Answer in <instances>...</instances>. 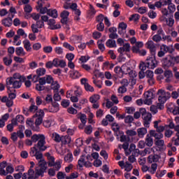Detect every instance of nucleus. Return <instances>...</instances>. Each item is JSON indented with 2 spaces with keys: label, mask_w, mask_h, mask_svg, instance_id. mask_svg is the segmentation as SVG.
Masks as SVG:
<instances>
[{
  "label": "nucleus",
  "mask_w": 179,
  "mask_h": 179,
  "mask_svg": "<svg viewBox=\"0 0 179 179\" xmlns=\"http://www.w3.org/2000/svg\"><path fill=\"white\" fill-rule=\"evenodd\" d=\"M36 142L38 143L35 144V146L37 147V149H38L40 152H45L48 148V147L45 145L47 143L45 141V136L41 134L32 135L31 140H27L26 145H27V146H31L33 143H36Z\"/></svg>",
  "instance_id": "f257e3e1"
},
{
  "label": "nucleus",
  "mask_w": 179,
  "mask_h": 179,
  "mask_svg": "<svg viewBox=\"0 0 179 179\" xmlns=\"http://www.w3.org/2000/svg\"><path fill=\"white\" fill-rule=\"evenodd\" d=\"M158 95V101L159 103H162V104L166 103L167 100L170 99L171 97V94L169 92H166V90L163 89H160L157 92Z\"/></svg>",
  "instance_id": "f03ea898"
},
{
  "label": "nucleus",
  "mask_w": 179,
  "mask_h": 179,
  "mask_svg": "<svg viewBox=\"0 0 179 179\" xmlns=\"http://www.w3.org/2000/svg\"><path fill=\"white\" fill-rule=\"evenodd\" d=\"M140 111L143 117L144 127L149 128L150 127V122H152V113H147L145 108H141Z\"/></svg>",
  "instance_id": "7ed1b4c3"
},
{
  "label": "nucleus",
  "mask_w": 179,
  "mask_h": 179,
  "mask_svg": "<svg viewBox=\"0 0 179 179\" xmlns=\"http://www.w3.org/2000/svg\"><path fill=\"white\" fill-rule=\"evenodd\" d=\"M174 51L175 50L173 46H168L167 45L162 44L160 45V50L157 53V57H159V58H163L167 52L173 54Z\"/></svg>",
  "instance_id": "20e7f679"
},
{
  "label": "nucleus",
  "mask_w": 179,
  "mask_h": 179,
  "mask_svg": "<svg viewBox=\"0 0 179 179\" xmlns=\"http://www.w3.org/2000/svg\"><path fill=\"white\" fill-rule=\"evenodd\" d=\"M24 81H20L17 80H13V78H7L6 80V85L9 90L10 85H13V89H20L22 87V83Z\"/></svg>",
  "instance_id": "39448f33"
},
{
  "label": "nucleus",
  "mask_w": 179,
  "mask_h": 179,
  "mask_svg": "<svg viewBox=\"0 0 179 179\" xmlns=\"http://www.w3.org/2000/svg\"><path fill=\"white\" fill-rule=\"evenodd\" d=\"M147 67L149 69H155L157 66V60H156V55L148 57L145 60Z\"/></svg>",
  "instance_id": "423d86ee"
},
{
  "label": "nucleus",
  "mask_w": 179,
  "mask_h": 179,
  "mask_svg": "<svg viewBox=\"0 0 179 179\" xmlns=\"http://www.w3.org/2000/svg\"><path fill=\"white\" fill-rule=\"evenodd\" d=\"M34 118H36L35 120L36 127H39L43 124V118H44V110H39L36 111V114L34 115Z\"/></svg>",
  "instance_id": "0eeeda50"
},
{
  "label": "nucleus",
  "mask_w": 179,
  "mask_h": 179,
  "mask_svg": "<svg viewBox=\"0 0 179 179\" xmlns=\"http://www.w3.org/2000/svg\"><path fill=\"white\" fill-rule=\"evenodd\" d=\"M89 159H90V155H87V157L85 155H82L78 161V166L82 169L83 166L85 167H89L90 162H89Z\"/></svg>",
  "instance_id": "6e6552de"
},
{
  "label": "nucleus",
  "mask_w": 179,
  "mask_h": 179,
  "mask_svg": "<svg viewBox=\"0 0 179 179\" xmlns=\"http://www.w3.org/2000/svg\"><path fill=\"white\" fill-rule=\"evenodd\" d=\"M145 47L150 50L151 55H156V50H157V48L156 47V44L155 42H153V41L148 40L145 43Z\"/></svg>",
  "instance_id": "1a4fd4ad"
},
{
  "label": "nucleus",
  "mask_w": 179,
  "mask_h": 179,
  "mask_svg": "<svg viewBox=\"0 0 179 179\" xmlns=\"http://www.w3.org/2000/svg\"><path fill=\"white\" fill-rule=\"evenodd\" d=\"M144 96L145 100L144 101L145 104H148V106H150L152 104V100L155 99V94H153V92L148 90L144 93Z\"/></svg>",
  "instance_id": "9d476101"
},
{
  "label": "nucleus",
  "mask_w": 179,
  "mask_h": 179,
  "mask_svg": "<svg viewBox=\"0 0 179 179\" xmlns=\"http://www.w3.org/2000/svg\"><path fill=\"white\" fill-rule=\"evenodd\" d=\"M15 17V14H8V17L6 18H4L1 20V24L3 26H5V27H10L12 24H13V21L12 19Z\"/></svg>",
  "instance_id": "9b49d317"
},
{
  "label": "nucleus",
  "mask_w": 179,
  "mask_h": 179,
  "mask_svg": "<svg viewBox=\"0 0 179 179\" xmlns=\"http://www.w3.org/2000/svg\"><path fill=\"white\" fill-rule=\"evenodd\" d=\"M127 71H130V69L124 65L122 66V67L117 66L114 69V72H115L117 75H120V73H122V75H128Z\"/></svg>",
  "instance_id": "f8f14e48"
},
{
  "label": "nucleus",
  "mask_w": 179,
  "mask_h": 179,
  "mask_svg": "<svg viewBox=\"0 0 179 179\" xmlns=\"http://www.w3.org/2000/svg\"><path fill=\"white\" fill-rule=\"evenodd\" d=\"M162 65L165 69L166 68L174 66V62L173 61L172 56H170V58L164 57L162 60Z\"/></svg>",
  "instance_id": "ddd939ff"
},
{
  "label": "nucleus",
  "mask_w": 179,
  "mask_h": 179,
  "mask_svg": "<svg viewBox=\"0 0 179 179\" xmlns=\"http://www.w3.org/2000/svg\"><path fill=\"white\" fill-rule=\"evenodd\" d=\"M118 165L121 169H124L125 171L129 172L134 169L132 164H130L128 162H124V161H120Z\"/></svg>",
  "instance_id": "4468645a"
},
{
  "label": "nucleus",
  "mask_w": 179,
  "mask_h": 179,
  "mask_svg": "<svg viewBox=\"0 0 179 179\" xmlns=\"http://www.w3.org/2000/svg\"><path fill=\"white\" fill-rule=\"evenodd\" d=\"M55 20L54 18L50 19L48 20V24L50 30H57V29H61V24H55Z\"/></svg>",
  "instance_id": "2eb2a0df"
},
{
  "label": "nucleus",
  "mask_w": 179,
  "mask_h": 179,
  "mask_svg": "<svg viewBox=\"0 0 179 179\" xmlns=\"http://www.w3.org/2000/svg\"><path fill=\"white\" fill-rule=\"evenodd\" d=\"M46 70L44 68H38L36 69V75L34 76V79L36 78V80L34 81V83H36V82H38V78L40 76H44L45 75Z\"/></svg>",
  "instance_id": "dca6fc26"
},
{
  "label": "nucleus",
  "mask_w": 179,
  "mask_h": 179,
  "mask_svg": "<svg viewBox=\"0 0 179 179\" xmlns=\"http://www.w3.org/2000/svg\"><path fill=\"white\" fill-rule=\"evenodd\" d=\"M44 110L49 111V113H58V111H59V104L57 102H52L51 106H49L48 109L45 108Z\"/></svg>",
  "instance_id": "f3484780"
},
{
  "label": "nucleus",
  "mask_w": 179,
  "mask_h": 179,
  "mask_svg": "<svg viewBox=\"0 0 179 179\" xmlns=\"http://www.w3.org/2000/svg\"><path fill=\"white\" fill-rule=\"evenodd\" d=\"M131 50V45L129 43H127L123 45V47L119 48L117 49V52H120L121 55L124 54V52H129Z\"/></svg>",
  "instance_id": "a211bd4d"
},
{
  "label": "nucleus",
  "mask_w": 179,
  "mask_h": 179,
  "mask_svg": "<svg viewBox=\"0 0 179 179\" xmlns=\"http://www.w3.org/2000/svg\"><path fill=\"white\" fill-rule=\"evenodd\" d=\"M22 179H36L34 177V170L29 169L27 173L22 174Z\"/></svg>",
  "instance_id": "6ab92c4d"
},
{
  "label": "nucleus",
  "mask_w": 179,
  "mask_h": 179,
  "mask_svg": "<svg viewBox=\"0 0 179 179\" xmlns=\"http://www.w3.org/2000/svg\"><path fill=\"white\" fill-rule=\"evenodd\" d=\"M149 134L150 136H153L154 138H155V139H157V141H159V139H163V133L157 132L155 130H150L149 131Z\"/></svg>",
  "instance_id": "aec40b11"
},
{
  "label": "nucleus",
  "mask_w": 179,
  "mask_h": 179,
  "mask_svg": "<svg viewBox=\"0 0 179 179\" xmlns=\"http://www.w3.org/2000/svg\"><path fill=\"white\" fill-rule=\"evenodd\" d=\"M12 120L14 125H17V124H23V122H24V117L22 115H17L15 118Z\"/></svg>",
  "instance_id": "412c9836"
},
{
  "label": "nucleus",
  "mask_w": 179,
  "mask_h": 179,
  "mask_svg": "<svg viewBox=\"0 0 179 179\" xmlns=\"http://www.w3.org/2000/svg\"><path fill=\"white\" fill-rule=\"evenodd\" d=\"M8 79H13V80L25 81L26 77L20 75L19 73H15L13 75V77L8 78Z\"/></svg>",
  "instance_id": "4be33fe9"
},
{
  "label": "nucleus",
  "mask_w": 179,
  "mask_h": 179,
  "mask_svg": "<svg viewBox=\"0 0 179 179\" xmlns=\"http://www.w3.org/2000/svg\"><path fill=\"white\" fill-rule=\"evenodd\" d=\"M164 76L166 77L165 82H166V83H170V82H171V78H173V71L170 70L165 71Z\"/></svg>",
  "instance_id": "5701e85b"
},
{
  "label": "nucleus",
  "mask_w": 179,
  "mask_h": 179,
  "mask_svg": "<svg viewBox=\"0 0 179 179\" xmlns=\"http://www.w3.org/2000/svg\"><path fill=\"white\" fill-rule=\"evenodd\" d=\"M138 138H143L148 134V129L146 127H141L137 129Z\"/></svg>",
  "instance_id": "b1692460"
},
{
  "label": "nucleus",
  "mask_w": 179,
  "mask_h": 179,
  "mask_svg": "<svg viewBox=\"0 0 179 179\" xmlns=\"http://www.w3.org/2000/svg\"><path fill=\"white\" fill-rule=\"evenodd\" d=\"M159 155H150L148 157V163L152 164V163H157L159 162Z\"/></svg>",
  "instance_id": "393cba45"
},
{
  "label": "nucleus",
  "mask_w": 179,
  "mask_h": 179,
  "mask_svg": "<svg viewBox=\"0 0 179 179\" xmlns=\"http://www.w3.org/2000/svg\"><path fill=\"white\" fill-rule=\"evenodd\" d=\"M71 136L66 135V136H62V139L60 142L62 143V145H68L71 143Z\"/></svg>",
  "instance_id": "a878e982"
},
{
  "label": "nucleus",
  "mask_w": 179,
  "mask_h": 179,
  "mask_svg": "<svg viewBox=\"0 0 179 179\" xmlns=\"http://www.w3.org/2000/svg\"><path fill=\"white\" fill-rule=\"evenodd\" d=\"M145 145L147 146H148L149 148H152V146H153V138H152V136L150 134H147L146 137H145Z\"/></svg>",
  "instance_id": "bb28decb"
},
{
  "label": "nucleus",
  "mask_w": 179,
  "mask_h": 179,
  "mask_svg": "<svg viewBox=\"0 0 179 179\" xmlns=\"http://www.w3.org/2000/svg\"><path fill=\"white\" fill-rule=\"evenodd\" d=\"M77 118H78V120H80L83 125H86V123L87 122V117L85 114L78 113L77 115Z\"/></svg>",
  "instance_id": "cd10ccee"
},
{
  "label": "nucleus",
  "mask_w": 179,
  "mask_h": 179,
  "mask_svg": "<svg viewBox=\"0 0 179 179\" xmlns=\"http://www.w3.org/2000/svg\"><path fill=\"white\" fill-rule=\"evenodd\" d=\"M22 44L24 45V48L26 50V51H31V43H30V41L25 39L22 41Z\"/></svg>",
  "instance_id": "c85d7f7f"
},
{
  "label": "nucleus",
  "mask_w": 179,
  "mask_h": 179,
  "mask_svg": "<svg viewBox=\"0 0 179 179\" xmlns=\"http://www.w3.org/2000/svg\"><path fill=\"white\" fill-rule=\"evenodd\" d=\"M106 45L108 48H115V47H117V43L113 39H108L106 43Z\"/></svg>",
  "instance_id": "c756f323"
},
{
  "label": "nucleus",
  "mask_w": 179,
  "mask_h": 179,
  "mask_svg": "<svg viewBox=\"0 0 179 179\" xmlns=\"http://www.w3.org/2000/svg\"><path fill=\"white\" fill-rule=\"evenodd\" d=\"M48 16L53 17V19H57V17H58V11L57 10V9H54V10L49 9L48 10Z\"/></svg>",
  "instance_id": "7c9ffc66"
},
{
  "label": "nucleus",
  "mask_w": 179,
  "mask_h": 179,
  "mask_svg": "<svg viewBox=\"0 0 179 179\" xmlns=\"http://www.w3.org/2000/svg\"><path fill=\"white\" fill-rule=\"evenodd\" d=\"M15 54L16 55L20 56H24L26 55V52H24V49H23L22 47H18L15 49Z\"/></svg>",
  "instance_id": "2f4dec72"
},
{
  "label": "nucleus",
  "mask_w": 179,
  "mask_h": 179,
  "mask_svg": "<svg viewBox=\"0 0 179 179\" xmlns=\"http://www.w3.org/2000/svg\"><path fill=\"white\" fill-rule=\"evenodd\" d=\"M80 76V73L78 71L73 70L70 71V77H71L72 79H78Z\"/></svg>",
  "instance_id": "473e14b6"
},
{
  "label": "nucleus",
  "mask_w": 179,
  "mask_h": 179,
  "mask_svg": "<svg viewBox=\"0 0 179 179\" xmlns=\"http://www.w3.org/2000/svg\"><path fill=\"white\" fill-rule=\"evenodd\" d=\"M44 173H45L44 171H43V169H36L35 172H34V178L35 179L38 178V177H40V176L41 177H43L44 176Z\"/></svg>",
  "instance_id": "72a5a7b5"
},
{
  "label": "nucleus",
  "mask_w": 179,
  "mask_h": 179,
  "mask_svg": "<svg viewBox=\"0 0 179 179\" xmlns=\"http://www.w3.org/2000/svg\"><path fill=\"white\" fill-rule=\"evenodd\" d=\"M62 138V136H59L58 133H52V138L55 142H57V143H59V142H61Z\"/></svg>",
  "instance_id": "f704fd0d"
},
{
  "label": "nucleus",
  "mask_w": 179,
  "mask_h": 179,
  "mask_svg": "<svg viewBox=\"0 0 179 179\" xmlns=\"http://www.w3.org/2000/svg\"><path fill=\"white\" fill-rule=\"evenodd\" d=\"M40 150L37 148V146L34 145V147L31 148L29 155L31 156V157H34L37 155V152H38Z\"/></svg>",
  "instance_id": "c9c22d12"
},
{
  "label": "nucleus",
  "mask_w": 179,
  "mask_h": 179,
  "mask_svg": "<svg viewBox=\"0 0 179 179\" xmlns=\"http://www.w3.org/2000/svg\"><path fill=\"white\" fill-rule=\"evenodd\" d=\"M48 159L49 160V162H48L49 167H52L54 166V163H55V158H54V157L51 156V155H50V153H48Z\"/></svg>",
  "instance_id": "e433bc0d"
},
{
  "label": "nucleus",
  "mask_w": 179,
  "mask_h": 179,
  "mask_svg": "<svg viewBox=\"0 0 179 179\" xmlns=\"http://www.w3.org/2000/svg\"><path fill=\"white\" fill-rule=\"evenodd\" d=\"M38 166L42 171L45 172V170H47V163L45 162V160L39 161Z\"/></svg>",
  "instance_id": "4c0bfd02"
},
{
  "label": "nucleus",
  "mask_w": 179,
  "mask_h": 179,
  "mask_svg": "<svg viewBox=\"0 0 179 179\" xmlns=\"http://www.w3.org/2000/svg\"><path fill=\"white\" fill-rule=\"evenodd\" d=\"M155 145L159 148V150H162L164 146V140L159 139L155 141Z\"/></svg>",
  "instance_id": "58836bf2"
},
{
  "label": "nucleus",
  "mask_w": 179,
  "mask_h": 179,
  "mask_svg": "<svg viewBox=\"0 0 179 179\" xmlns=\"http://www.w3.org/2000/svg\"><path fill=\"white\" fill-rule=\"evenodd\" d=\"M140 18L141 15H139V14H133L129 17V22H132V20L134 22H138V20H139Z\"/></svg>",
  "instance_id": "ea45409f"
},
{
  "label": "nucleus",
  "mask_w": 179,
  "mask_h": 179,
  "mask_svg": "<svg viewBox=\"0 0 179 179\" xmlns=\"http://www.w3.org/2000/svg\"><path fill=\"white\" fill-rule=\"evenodd\" d=\"M100 100V95L94 94L90 98V103H97Z\"/></svg>",
  "instance_id": "a19ab883"
},
{
  "label": "nucleus",
  "mask_w": 179,
  "mask_h": 179,
  "mask_svg": "<svg viewBox=\"0 0 179 179\" xmlns=\"http://www.w3.org/2000/svg\"><path fill=\"white\" fill-rule=\"evenodd\" d=\"M54 51L57 55H62L64 54V48L59 46L55 47Z\"/></svg>",
  "instance_id": "79ce46f5"
},
{
  "label": "nucleus",
  "mask_w": 179,
  "mask_h": 179,
  "mask_svg": "<svg viewBox=\"0 0 179 179\" xmlns=\"http://www.w3.org/2000/svg\"><path fill=\"white\" fill-rule=\"evenodd\" d=\"M157 36H160L162 37L163 40H166L167 36L164 35V31H163L162 28H159L157 31Z\"/></svg>",
  "instance_id": "37998d69"
},
{
  "label": "nucleus",
  "mask_w": 179,
  "mask_h": 179,
  "mask_svg": "<svg viewBox=\"0 0 179 179\" xmlns=\"http://www.w3.org/2000/svg\"><path fill=\"white\" fill-rule=\"evenodd\" d=\"M93 118H94V114H93L92 112H90L87 118L89 124H96V122L94 120H93Z\"/></svg>",
  "instance_id": "c03bdc74"
},
{
  "label": "nucleus",
  "mask_w": 179,
  "mask_h": 179,
  "mask_svg": "<svg viewBox=\"0 0 179 179\" xmlns=\"http://www.w3.org/2000/svg\"><path fill=\"white\" fill-rule=\"evenodd\" d=\"M84 132L87 135H90V134L93 132V127H92V125L86 126Z\"/></svg>",
  "instance_id": "a18cd8bd"
},
{
  "label": "nucleus",
  "mask_w": 179,
  "mask_h": 179,
  "mask_svg": "<svg viewBox=\"0 0 179 179\" xmlns=\"http://www.w3.org/2000/svg\"><path fill=\"white\" fill-rule=\"evenodd\" d=\"M73 160V156L72 154L69 153L64 157V162H66V163H71Z\"/></svg>",
  "instance_id": "49530a36"
},
{
  "label": "nucleus",
  "mask_w": 179,
  "mask_h": 179,
  "mask_svg": "<svg viewBox=\"0 0 179 179\" xmlns=\"http://www.w3.org/2000/svg\"><path fill=\"white\" fill-rule=\"evenodd\" d=\"M63 47L64 48H66V50H69V51H74L75 50V48L72 45H71V44H69L67 42H64L63 43Z\"/></svg>",
  "instance_id": "de8ad7c7"
},
{
  "label": "nucleus",
  "mask_w": 179,
  "mask_h": 179,
  "mask_svg": "<svg viewBox=\"0 0 179 179\" xmlns=\"http://www.w3.org/2000/svg\"><path fill=\"white\" fill-rule=\"evenodd\" d=\"M37 110H38V107L36 105H34V103H31V105L29 106V113H36V111H37Z\"/></svg>",
  "instance_id": "09e8293b"
},
{
  "label": "nucleus",
  "mask_w": 179,
  "mask_h": 179,
  "mask_svg": "<svg viewBox=\"0 0 179 179\" xmlns=\"http://www.w3.org/2000/svg\"><path fill=\"white\" fill-rule=\"evenodd\" d=\"M172 143L175 146H179V135L178 133L176 134V137L172 138Z\"/></svg>",
  "instance_id": "8fccbe9b"
},
{
  "label": "nucleus",
  "mask_w": 179,
  "mask_h": 179,
  "mask_svg": "<svg viewBox=\"0 0 179 179\" xmlns=\"http://www.w3.org/2000/svg\"><path fill=\"white\" fill-rule=\"evenodd\" d=\"M166 22L167 26H169V27H173L174 25V19L173 17L166 18Z\"/></svg>",
  "instance_id": "3c124183"
},
{
  "label": "nucleus",
  "mask_w": 179,
  "mask_h": 179,
  "mask_svg": "<svg viewBox=\"0 0 179 179\" xmlns=\"http://www.w3.org/2000/svg\"><path fill=\"white\" fill-rule=\"evenodd\" d=\"M129 69L130 70H128V71L126 70V72H127L130 78H136V76H138L136 71L134 70H131V68H129Z\"/></svg>",
  "instance_id": "603ef678"
},
{
  "label": "nucleus",
  "mask_w": 179,
  "mask_h": 179,
  "mask_svg": "<svg viewBox=\"0 0 179 179\" xmlns=\"http://www.w3.org/2000/svg\"><path fill=\"white\" fill-rule=\"evenodd\" d=\"M124 122L125 124H131L134 122V117L131 115L124 116Z\"/></svg>",
  "instance_id": "864d4df0"
},
{
  "label": "nucleus",
  "mask_w": 179,
  "mask_h": 179,
  "mask_svg": "<svg viewBox=\"0 0 179 179\" xmlns=\"http://www.w3.org/2000/svg\"><path fill=\"white\" fill-rule=\"evenodd\" d=\"M145 76L148 79H150L155 78V73H153L152 71L147 70L145 71Z\"/></svg>",
  "instance_id": "5fc2aeb1"
},
{
  "label": "nucleus",
  "mask_w": 179,
  "mask_h": 179,
  "mask_svg": "<svg viewBox=\"0 0 179 179\" xmlns=\"http://www.w3.org/2000/svg\"><path fill=\"white\" fill-rule=\"evenodd\" d=\"M162 39H163V37L157 34L152 36V41H155V43H160Z\"/></svg>",
  "instance_id": "6e6d98bb"
},
{
  "label": "nucleus",
  "mask_w": 179,
  "mask_h": 179,
  "mask_svg": "<svg viewBox=\"0 0 179 179\" xmlns=\"http://www.w3.org/2000/svg\"><path fill=\"white\" fill-rule=\"evenodd\" d=\"M3 61L6 66H9V65L12 64V58H8L5 57L3 58Z\"/></svg>",
  "instance_id": "4d7b16f0"
},
{
  "label": "nucleus",
  "mask_w": 179,
  "mask_h": 179,
  "mask_svg": "<svg viewBox=\"0 0 179 179\" xmlns=\"http://www.w3.org/2000/svg\"><path fill=\"white\" fill-rule=\"evenodd\" d=\"M43 151H36V155H35L34 157H36V160H39V162H41L43 159V153H41Z\"/></svg>",
  "instance_id": "13d9d810"
},
{
  "label": "nucleus",
  "mask_w": 179,
  "mask_h": 179,
  "mask_svg": "<svg viewBox=\"0 0 179 179\" xmlns=\"http://www.w3.org/2000/svg\"><path fill=\"white\" fill-rule=\"evenodd\" d=\"M85 89L86 92H90L91 93H93V92H94V87H93L89 83L85 84Z\"/></svg>",
  "instance_id": "bf43d9fd"
},
{
  "label": "nucleus",
  "mask_w": 179,
  "mask_h": 179,
  "mask_svg": "<svg viewBox=\"0 0 179 179\" xmlns=\"http://www.w3.org/2000/svg\"><path fill=\"white\" fill-rule=\"evenodd\" d=\"M168 10H169L170 13H174L176 12V5L171 3V4L168 6Z\"/></svg>",
  "instance_id": "052dcab7"
},
{
  "label": "nucleus",
  "mask_w": 179,
  "mask_h": 179,
  "mask_svg": "<svg viewBox=\"0 0 179 179\" xmlns=\"http://www.w3.org/2000/svg\"><path fill=\"white\" fill-rule=\"evenodd\" d=\"M156 170H157V164L156 163L152 164L151 170L149 171L150 173L151 174H155V173H156Z\"/></svg>",
  "instance_id": "680f3d73"
},
{
  "label": "nucleus",
  "mask_w": 179,
  "mask_h": 179,
  "mask_svg": "<svg viewBox=\"0 0 179 179\" xmlns=\"http://www.w3.org/2000/svg\"><path fill=\"white\" fill-rule=\"evenodd\" d=\"M79 177V173L78 172L72 173L69 176H66V179H75Z\"/></svg>",
  "instance_id": "e2e57ef3"
},
{
  "label": "nucleus",
  "mask_w": 179,
  "mask_h": 179,
  "mask_svg": "<svg viewBox=\"0 0 179 179\" xmlns=\"http://www.w3.org/2000/svg\"><path fill=\"white\" fill-rule=\"evenodd\" d=\"M90 59V57L89 56H81L79 58V61L81 62V64H85L86 62Z\"/></svg>",
  "instance_id": "0e129e2a"
},
{
  "label": "nucleus",
  "mask_w": 179,
  "mask_h": 179,
  "mask_svg": "<svg viewBox=\"0 0 179 179\" xmlns=\"http://www.w3.org/2000/svg\"><path fill=\"white\" fill-rule=\"evenodd\" d=\"M96 29L98 30V31H104V23L99 22L96 25Z\"/></svg>",
  "instance_id": "69168bd1"
},
{
  "label": "nucleus",
  "mask_w": 179,
  "mask_h": 179,
  "mask_svg": "<svg viewBox=\"0 0 179 179\" xmlns=\"http://www.w3.org/2000/svg\"><path fill=\"white\" fill-rule=\"evenodd\" d=\"M146 68H148V64L145 62H141L139 64V69L141 71H146Z\"/></svg>",
  "instance_id": "338daca9"
},
{
  "label": "nucleus",
  "mask_w": 179,
  "mask_h": 179,
  "mask_svg": "<svg viewBox=\"0 0 179 179\" xmlns=\"http://www.w3.org/2000/svg\"><path fill=\"white\" fill-rule=\"evenodd\" d=\"M126 134L127 136H136V131L135 130H127Z\"/></svg>",
  "instance_id": "774afa93"
}]
</instances>
